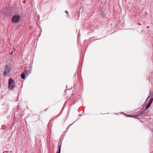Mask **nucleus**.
<instances>
[{
    "label": "nucleus",
    "instance_id": "4",
    "mask_svg": "<svg viewBox=\"0 0 153 153\" xmlns=\"http://www.w3.org/2000/svg\"><path fill=\"white\" fill-rule=\"evenodd\" d=\"M153 101V98H151L149 101L146 107L145 110H147L150 106Z\"/></svg>",
    "mask_w": 153,
    "mask_h": 153
},
{
    "label": "nucleus",
    "instance_id": "3",
    "mask_svg": "<svg viewBox=\"0 0 153 153\" xmlns=\"http://www.w3.org/2000/svg\"><path fill=\"white\" fill-rule=\"evenodd\" d=\"M20 20V16L19 15L13 16L11 19V22L14 23H18Z\"/></svg>",
    "mask_w": 153,
    "mask_h": 153
},
{
    "label": "nucleus",
    "instance_id": "8",
    "mask_svg": "<svg viewBox=\"0 0 153 153\" xmlns=\"http://www.w3.org/2000/svg\"><path fill=\"white\" fill-rule=\"evenodd\" d=\"M7 152V153H13V152H12V151H10V152L7 151V152Z\"/></svg>",
    "mask_w": 153,
    "mask_h": 153
},
{
    "label": "nucleus",
    "instance_id": "1",
    "mask_svg": "<svg viewBox=\"0 0 153 153\" xmlns=\"http://www.w3.org/2000/svg\"><path fill=\"white\" fill-rule=\"evenodd\" d=\"M12 70L11 69V65H7L4 66L3 68V75L8 77L10 76L11 74Z\"/></svg>",
    "mask_w": 153,
    "mask_h": 153
},
{
    "label": "nucleus",
    "instance_id": "9",
    "mask_svg": "<svg viewBox=\"0 0 153 153\" xmlns=\"http://www.w3.org/2000/svg\"><path fill=\"white\" fill-rule=\"evenodd\" d=\"M65 12L66 13H67L68 15V12L67 10H65Z\"/></svg>",
    "mask_w": 153,
    "mask_h": 153
},
{
    "label": "nucleus",
    "instance_id": "5",
    "mask_svg": "<svg viewBox=\"0 0 153 153\" xmlns=\"http://www.w3.org/2000/svg\"><path fill=\"white\" fill-rule=\"evenodd\" d=\"M31 72V71L30 69H28L27 70H25V75H26V77L28 75L30 74Z\"/></svg>",
    "mask_w": 153,
    "mask_h": 153
},
{
    "label": "nucleus",
    "instance_id": "6",
    "mask_svg": "<svg viewBox=\"0 0 153 153\" xmlns=\"http://www.w3.org/2000/svg\"><path fill=\"white\" fill-rule=\"evenodd\" d=\"M25 73L22 72L21 74V76L23 79H25Z\"/></svg>",
    "mask_w": 153,
    "mask_h": 153
},
{
    "label": "nucleus",
    "instance_id": "2",
    "mask_svg": "<svg viewBox=\"0 0 153 153\" xmlns=\"http://www.w3.org/2000/svg\"><path fill=\"white\" fill-rule=\"evenodd\" d=\"M15 82L14 80L11 78H10L8 81V88L11 90L14 89L15 87Z\"/></svg>",
    "mask_w": 153,
    "mask_h": 153
},
{
    "label": "nucleus",
    "instance_id": "7",
    "mask_svg": "<svg viewBox=\"0 0 153 153\" xmlns=\"http://www.w3.org/2000/svg\"><path fill=\"white\" fill-rule=\"evenodd\" d=\"M61 149V146H59V148L58 152H57L56 153H60Z\"/></svg>",
    "mask_w": 153,
    "mask_h": 153
},
{
    "label": "nucleus",
    "instance_id": "10",
    "mask_svg": "<svg viewBox=\"0 0 153 153\" xmlns=\"http://www.w3.org/2000/svg\"><path fill=\"white\" fill-rule=\"evenodd\" d=\"M131 115H129V116H128V117H131Z\"/></svg>",
    "mask_w": 153,
    "mask_h": 153
},
{
    "label": "nucleus",
    "instance_id": "11",
    "mask_svg": "<svg viewBox=\"0 0 153 153\" xmlns=\"http://www.w3.org/2000/svg\"><path fill=\"white\" fill-rule=\"evenodd\" d=\"M147 28H149V26L147 27Z\"/></svg>",
    "mask_w": 153,
    "mask_h": 153
}]
</instances>
